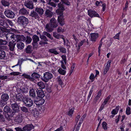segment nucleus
<instances>
[{"instance_id":"obj_1","label":"nucleus","mask_w":131,"mask_h":131,"mask_svg":"<svg viewBox=\"0 0 131 131\" xmlns=\"http://www.w3.org/2000/svg\"><path fill=\"white\" fill-rule=\"evenodd\" d=\"M18 23L24 28H25L29 24L28 19L24 16L19 17L17 19Z\"/></svg>"},{"instance_id":"obj_2","label":"nucleus","mask_w":131,"mask_h":131,"mask_svg":"<svg viewBox=\"0 0 131 131\" xmlns=\"http://www.w3.org/2000/svg\"><path fill=\"white\" fill-rule=\"evenodd\" d=\"M9 99V96L7 94L3 93L0 100V107H2L5 106L7 104V101Z\"/></svg>"},{"instance_id":"obj_3","label":"nucleus","mask_w":131,"mask_h":131,"mask_svg":"<svg viewBox=\"0 0 131 131\" xmlns=\"http://www.w3.org/2000/svg\"><path fill=\"white\" fill-rule=\"evenodd\" d=\"M0 24L5 28L9 27L8 24L11 26L14 25V24L11 20L6 19H3L0 21Z\"/></svg>"},{"instance_id":"obj_4","label":"nucleus","mask_w":131,"mask_h":131,"mask_svg":"<svg viewBox=\"0 0 131 131\" xmlns=\"http://www.w3.org/2000/svg\"><path fill=\"white\" fill-rule=\"evenodd\" d=\"M25 105L29 107L32 106L33 104V101L31 98L25 97L23 100V102Z\"/></svg>"},{"instance_id":"obj_5","label":"nucleus","mask_w":131,"mask_h":131,"mask_svg":"<svg viewBox=\"0 0 131 131\" xmlns=\"http://www.w3.org/2000/svg\"><path fill=\"white\" fill-rule=\"evenodd\" d=\"M24 37V36L23 35H15L13 34V35L12 37V38L11 39L13 42H14L17 41V42L18 41H20L22 40L21 39H25Z\"/></svg>"},{"instance_id":"obj_6","label":"nucleus","mask_w":131,"mask_h":131,"mask_svg":"<svg viewBox=\"0 0 131 131\" xmlns=\"http://www.w3.org/2000/svg\"><path fill=\"white\" fill-rule=\"evenodd\" d=\"M40 39L42 40L39 43L40 45H47L48 44L47 41H48V39L45 35H42L39 36Z\"/></svg>"},{"instance_id":"obj_7","label":"nucleus","mask_w":131,"mask_h":131,"mask_svg":"<svg viewBox=\"0 0 131 131\" xmlns=\"http://www.w3.org/2000/svg\"><path fill=\"white\" fill-rule=\"evenodd\" d=\"M4 13L6 16L9 18H13L14 17L15 15V14L9 9L6 10Z\"/></svg>"},{"instance_id":"obj_8","label":"nucleus","mask_w":131,"mask_h":131,"mask_svg":"<svg viewBox=\"0 0 131 131\" xmlns=\"http://www.w3.org/2000/svg\"><path fill=\"white\" fill-rule=\"evenodd\" d=\"M29 16L34 19L38 20L40 18V16L37 12L35 10H33L31 11L29 14Z\"/></svg>"},{"instance_id":"obj_9","label":"nucleus","mask_w":131,"mask_h":131,"mask_svg":"<svg viewBox=\"0 0 131 131\" xmlns=\"http://www.w3.org/2000/svg\"><path fill=\"white\" fill-rule=\"evenodd\" d=\"M24 5L27 8L31 10L33 9L34 8L33 3L31 0L26 1L24 3Z\"/></svg>"},{"instance_id":"obj_10","label":"nucleus","mask_w":131,"mask_h":131,"mask_svg":"<svg viewBox=\"0 0 131 131\" xmlns=\"http://www.w3.org/2000/svg\"><path fill=\"white\" fill-rule=\"evenodd\" d=\"M24 77L25 78L29 79H34L38 78L39 77V74H31L30 75H28L27 74H22L21 75Z\"/></svg>"},{"instance_id":"obj_11","label":"nucleus","mask_w":131,"mask_h":131,"mask_svg":"<svg viewBox=\"0 0 131 131\" xmlns=\"http://www.w3.org/2000/svg\"><path fill=\"white\" fill-rule=\"evenodd\" d=\"M88 15L91 18L93 17H100L99 15L94 10L90 9L88 10Z\"/></svg>"},{"instance_id":"obj_12","label":"nucleus","mask_w":131,"mask_h":131,"mask_svg":"<svg viewBox=\"0 0 131 131\" xmlns=\"http://www.w3.org/2000/svg\"><path fill=\"white\" fill-rule=\"evenodd\" d=\"M34 101L35 103L38 106L42 105L44 103V100L42 98H36L34 99Z\"/></svg>"},{"instance_id":"obj_13","label":"nucleus","mask_w":131,"mask_h":131,"mask_svg":"<svg viewBox=\"0 0 131 131\" xmlns=\"http://www.w3.org/2000/svg\"><path fill=\"white\" fill-rule=\"evenodd\" d=\"M15 112L13 110H10L5 115V118L9 121L11 120V118L15 114Z\"/></svg>"},{"instance_id":"obj_14","label":"nucleus","mask_w":131,"mask_h":131,"mask_svg":"<svg viewBox=\"0 0 131 131\" xmlns=\"http://www.w3.org/2000/svg\"><path fill=\"white\" fill-rule=\"evenodd\" d=\"M25 97L20 93H17L16 95V101L17 102H23V100Z\"/></svg>"},{"instance_id":"obj_15","label":"nucleus","mask_w":131,"mask_h":131,"mask_svg":"<svg viewBox=\"0 0 131 131\" xmlns=\"http://www.w3.org/2000/svg\"><path fill=\"white\" fill-rule=\"evenodd\" d=\"M50 24L54 28L57 27L58 25L56 20L54 18H52L50 20Z\"/></svg>"},{"instance_id":"obj_16","label":"nucleus","mask_w":131,"mask_h":131,"mask_svg":"<svg viewBox=\"0 0 131 131\" xmlns=\"http://www.w3.org/2000/svg\"><path fill=\"white\" fill-rule=\"evenodd\" d=\"M11 106L14 112L15 113L18 112L19 111V108L18 105L16 103L14 104L10 103Z\"/></svg>"},{"instance_id":"obj_17","label":"nucleus","mask_w":131,"mask_h":131,"mask_svg":"<svg viewBox=\"0 0 131 131\" xmlns=\"http://www.w3.org/2000/svg\"><path fill=\"white\" fill-rule=\"evenodd\" d=\"M34 126L32 124H27L23 127V129L24 130L30 131L34 128Z\"/></svg>"},{"instance_id":"obj_18","label":"nucleus","mask_w":131,"mask_h":131,"mask_svg":"<svg viewBox=\"0 0 131 131\" xmlns=\"http://www.w3.org/2000/svg\"><path fill=\"white\" fill-rule=\"evenodd\" d=\"M35 10L39 15L40 17L43 14L45 11L41 7H37L35 8Z\"/></svg>"},{"instance_id":"obj_19","label":"nucleus","mask_w":131,"mask_h":131,"mask_svg":"<svg viewBox=\"0 0 131 131\" xmlns=\"http://www.w3.org/2000/svg\"><path fill=\"white\" fill-rule=\"evenodd\" d=\"M29 11L26 8L23 7L19 10V13L21 15H26L29 14Z\"/></svg>"},{"instance_id":"obj_20","label":"nucleus","mask_w":131,"mask_h":131,"mask_svg":"<svg viewBox=\"0 0 131 131\" xmlns=\"http://www.w3.org/2000/svg\"><path fill=\"white\" fill-rule=\"evenodd\" d=\"M98 34L97 33H92L90 34L91 40L92 41H95L96 39L98 37Z\"/></svg>"},{"instance_id":"obj_21","label":"nucleus","mask_w":131,"mask_h":131,"mask_svg":"<svg viewBox=\"0 0 131 131\" xmlns=\"http://www.w3.org/2000/svg\"><path fill=\"white\" fill-rule=\"evenodd\" d=\"M45 28L46 30L48 32H51L54 29V28L49 23L46 24L45 27Z\"/></svg>"},{"instance_id":"obj_22","label":"nucleus","mask_w":131,"mask_h":131,"mask_svg":"<svg viewBox=\"0 0 131 131\" xmlns=\"http://www.w3.org/2000/svg\"><path fill=\"white\" fill-rule=\"evenodd\" d=\"M64 19L63 15H60L58 16V22L62 26L64 24Z\"/></svg>"},{"instance_id":"obj_23","label":"nucleus","mask_w":131,"mask_h":131,"mask_svg":"<svg viewBox=\"0 0 131 131\" xmlns=\"http://www.w3.org/2000/svg\"><path fill=\"white\" fill-rule=\"evenodd\" d=\"M24 37L25 38V39H23L21 40V41H25L26 44H29L31 43L32 39L30 36H27L26 37L24 36Z\"/></svg>"},{"instance_id":"obj_24","label":"nucleus","mask_w":131,"mask_h":131,"mask_svg":"<svg viewBox=\"0 0 131 131\" xmlns=\"http://www.w3.org/2000/svg\"><path fill=\"white\" fill-rule=\"evenodd\" d=\"M33 50L32 47L30 45H28L26 48L25 51L27 54H30L32 53Z\"/></svg>"},{"instance_id":"obj_25","label":"nucleus","mask_w":131,"mask_h":131,"mask_svg":"<svg viewBox=\"0 0 131 131\" xmlns=\"http://www.w3.org/2000/svg\"><path fill=\"white\" fill-rule=\"evenodd\" d=\"M14 120L15 122L17 124L21 123L22 121V116L19 114L17 115Z\"/></svg>"},{"instance_id":"obj_26","label":"nucleus","mask_w":131,"mask_h":131,"mask_svg":"<svg viewBox=\"0 0 131 131\" xmlns=\"http://www.w3.org/2000/svg\"><path fill=\"white\" fill-rule=\"evenodd\" d=\"M16 43L12 42L10 41L9 42L8 46L9 47V50L12 51H14Z\"/></svg>"},{"instance_id":"obj_27","label":"nucleus","mask_w":131,"mask_h":131,"mask_svg":"<svg viewBox=\"0 0 131 131\" xmlns=\"http://www.w3.org/2000/svg\"><path fill=\"white\" fill-rule=\"evenodd\" d=\"M16 46L18 49L21 50L23 49L25 45L23 43L21 42H18L16 44Z\"/></svg>"},{"instance_id":"obj_28","label":"nucleus","mask_w":131,"mask_h":131,"mask_svg":"<svg viewBox=\"0 0 131 131\" xmlns=\"http://www.w3.org/2000/svg\"><path fill=\"white\" fill-rule=\"evenodd\" d=\"M37 95L39 97L42 98L45 96L44 92L42 90L36 91Z\"/></svg>"},{"instance_id":"obj_29","label":"nucleus","mask_w":131,"mask_h":131,"mask_svg":"<svg viewBox=\"0 0 131 131\" xmlns=\"http://www.w3.org/2000/svg\"><path fill=\"white\" fill-rule=\"evenodd\" d=\"M29 95L32 98H34L36 96V92L33 89H31L29 91Z\"/></svg>"},{"instance_id":"obj_30","label":"nucleus","mask_w":131,"mask_h":131,"mask_svg":"<svg viewBox=\"0 0 131 131\" xmlns=\"http://www.w3.org/2000/svg\"><path fill=\"white\" fill-rule=\"evenodd\" d=\"M43 78L45 79L43 80L46 82L48 80L50 79L52 77V74H43Z\"/></svg>"},{"instance_id":"obj_31","label":"nucleus","mask_w":131,"mask_h":131,"mask_svg":"<svg viewBox=\"0 0 131 131\" xmlns=\"http://www.w3.org/2000/svg\"><path fill=\"white\" fill-rule=\"evenodd\" d=\"M6 57V53L5 51L3 50H0V59H5Z\"/></svg>"},{"instance_id":"obj_32","label":"nucleus","mask_w":131,"mask_h":131,"mask_svg":"<svg viewBox=\"0 0 131 131\" xmlns=\"http://www.w3.org/2000/svg\"><path fill=\"white\" fill-rule=\"evenodd\" d=\"M28 89L27 86H24L22 88H20V92L23 94H25L27 93L28 91Z\"/></svg>"},{"instance_id":"obj_33","label":"nucleus","mask_w":131,"mask_h":131,"mask_svg":"<svg viewBox=\"0 0 131 131\" xmlns=\"http://www.w3.org/2000/svg\"><path fill=\"white\" fill-rule=\"evenodd\" d=\"M57 48H55L49 49L48 50V52L55 55H57L59 53L57 51Z\"/></svg>"},{"instance_id":"obj_34","label":"nucleus","mask_w":131,"mask_h":131,"mask_svg":"<svg viewBox=\"0 0 131 131\" xmlns=\"http://www.w3.org/2000/svg\"><path fill=\"white\" fill-rule=\"evenodd\" d=\"M13 34L12 33L8 32L6 35V39L8 40H11Z\"/></svg>"},{"instance_id":"obj_35","label":"nucleus","mask_w":131,"mask_h":131,"mask_svg":"<svg viewBox=\"0 0 131 131\" xmlns=\"http://www.w3.org/2000/svg\"><path fill=\"white\" fill-rule=\"evenodd\" d=\"M33 42H38L39 41V38L38 36L36 35H34L32 37Z\"/></svg>"},{"instance_id":"obj_36","label":"nucleus","mask_w":131,"mask_h":131,"mask_svg":"<svg viewBox=\"0 0 131 131\" xmlns=\"http://www.w3.org/2000/svg\"><path fill=\"white\" fill-rule=\"evenodd\" d=\"M37 85L39 87V88L41 89H44L45 87L44 84L42 82H38L37 83Z\"/></svg>"},{"instance_id":"obj_37","label":"nucleus","mask_w":131,"mask_h":131,"mask_svg":"<svg viewBox=\"0 0 131 131\" xmlns=\"http://www.w3.org/2000/svg\"><path fill=\"white\" fill-rule=\"evenodd\" d=\"M45 14H46V15L47 17H51L52 16V13L49 10L47 9L46 10Z\"/></svg>"},{"instance_id":"obj_38","label":"nucleus","mask_w":131,"mask_h":131,"mask_svg":"<svg viewBox=\"0 0 131 131\" xmlns=\"http://www.w3.org/2000/svg\"><path fill=\"white\" fill-rule=\"evenodd\" d=\"M30 109L31 108H30V110L31 113L32 114L34 115H37L38 114V110H37V108H34L33 109H32L31 110Z\"/></svg>"},{"instance_id":"obj_39","label":"nucleus","mask_w":131,"mask_h":131,"mask_svg":"<svg viewBox=\"0 0 131 131\" xmlns=\"http://www.w3.org/2000/svg\"><path fill=\"white\" fill-rule=\"evenodd\" d=\"M43 35L47 36L51 40H53V38L51 36V35L49 33H48L46 31H44L43 32Z\"/></svg>"},{"instance_id":"obj_40","label":"nucleus","mask_w":131,"mask_h":131,"mask_svg":"<svg viewBox=\"0 0 131 131\" xmlns=\"http://www.w3.org/2000/svg\"><path fill=\"white\" fill-rule=\"evenodd\" d=\"M1 2L2 5L5 6H8L9 5V2L5 0H2Z\"/></svg>"},{"instance_id":"obj_41","label":"nucleus","mask_w":131,"mask_h":131,"mask_svg":"<svg viewBox=\"0 0 131 131\" xmlns=\"http://www.w3.org/2000/svg\"><path fill=\"white\" fill-rule=\"evenodd\" d=\"M21 110V111L25 113L29 112V111L28 108L25 106H22L20 107Z\"/></svg>"},{"instance_id":"obj_42","label":"nucleus","mask_w":131,"mask_h":131,"mask_svg":"<svg viewBox=\"0 0 131 131\" xmlns=\"http://www.w3.org/2000/svg\"><path fill=\"white\" fill-rule=\"evenodd\" d=\"M58 9L62 10H64L65 8L63 6V5L62 4H61V3H59L58 5Z\"/></svg>"},{"instance_id":"obj_43","label":"nucleus","mask_w":131,"mask_h":131,"mask_svg":"<svg viewBox=\"0 0 131 131\" xmlns=\"http://www.w3.org/2000/svg\"><path fill=\"white\" fill-rule=\"evenodd\" d=\"M7 43L8 42L0 38V45H6L7 44Z\"/></svg>"},{"instance_id":"obj_44","label":"nucleus","mask_w":131,"mask_h":131,"mask_svg":"<svg viewBox=\"0 0 131 131\" xmlns=\"http://www.w3.org/2000/svg\"><path fill=\"white\" fill-rule=\"evenodd\" d=\"M74 110V108H72L69 110V111L67 113V114L70 116L71 117L72 116V115L73 113Z\"/></svg>"},{"instance_id":"obj_45","label":"nucleus","mask_w":131,"mask_h":131,"mask_svg":"<svg viewBox=\"0 0 131 131\" xmlns=\"http://www.w3.org/2000/svg\"><path fill=\"white\" fill-rule=\"evenodd\" d=\"M10 110V109L9 107L7 106H6L4 107V111L6 112L7 114Z\"/></svg>"},{"instance_id":"obj_46","label":"nucleus","mask_w":131,"mask_h":131,"mask_svg":"<svg viewBox=\"0 0 131 131\" xmlns=\"http://www.w3.org/2000/svg\"><path fill=\"white\" fill-rule=\"evenodd\" d=\"M58 49L60 50L61 52L63 53H66V49L62 47H59Z\"/></svg>"},{"instance_id":"obj_47","label":"nucleus","mask_w":131,"mask_h":131,"mask_svg":"<svg viewBox=\"0 0 131 131\" xmlns=\"http://www.w3.org/2000/svg\"><path fill=\"white\" fill-rule=\"evenodd\" d=\"M62 10H60L59 9H57L56 10V12L57 15H63V11Z\"/></svg>"},{"instance_id":"obj_48","label":"nucleus","mask_w":131,"mask_h":131,"mask_svg":"<svg viewBox=\"0 0 131 131\" xmlns=\"http://www.w3.org/2000/svg\"><path fill=\"white\" fill-rule=\"evenodd\" d=\"M57 79V81L59 84L62 86V84L63 82L61 79H60V77L59 76L58 77Z\"/></svg>"},{"instance_id":"obj_49","label":"nucleus","mask_w":131,"mask_h":131,"mask_svg":"<svg viewBox=\"0 0 131 131\" xmlns=\"http://www.w3.org/2000/svg\"><path fill=\"white\" fill-rule=\"evenodd\" d=\"M1 109H0V121H1L4 122L5 121L4 118L3 116L1 113L2 112Z\"/></svg>"},{"instance_id":"obj_50","label":"nucleus","mask_w":131,"mask_h":131,"mask_svg":"<svg viewBox=\"0 0 131 131\" xmlns=\"http://www.w3.org/2000/svg\"><path fill=\"white\" fill-rule=\"evenodd\" d=\"M62 4H64L67 5H70V3L69 2L68 0H61Z\"/></svg>"},{"instance_id":"obj_51","label":"nucleus","mask_w":131,"mask_h":131,"mask_svg":"<svg viewBox=\"0 0 131 131\" xmlns=\"http://www.w3.org/2000/svg\"><path fill=\"white\" fill-rule=\"evenodd\" d=\"M53 36L57 39H59L60 38V35L56 32H53Z\"/></svg>"},{"instance_id":"obj_52","label":"nucleus","mask_w":131,"mask_h":131,"mask_svg":"<svg viewBox=\"0 0 131 131\" xmlns=\"http://www.w3.org/2000/svg\"><path fill=\"white\" fill-rule=\"evenodd\" d=\"M102 127L104 129L106 130L107 128L106 126L107 125V123L105 122H104L102 123Z\"/></svg>"},{"instance_id":"obj_53","label":"nucleus","mask_w":131,"mask_h":131,"mask_svg":"<svg viewBox=\"0 0 131 131\" xmlns=\"http://www.w3.org/2000/svg\"><path fill=\"white\" fill-rule=\"evenodd\" d=\"M58 72L60 74H65L66 73L65 70L62 69L61 68H60L59 69Z\"/></svg>"},{"instance_id":"obj_54","label":"nucleus","mask_w":131,"mask_h":131,"mask_svg":"<svg viewBox=\"0 0 131 131\" xmlns=\"http://www.w3.org/2000/svg\"><path fill=\"white\" fill-rule=\"evenodd\" d=\"M126 113L127 115H129L130 114V108L129 107H128L126 111Z\"/></svg>"},{"instance_id":"obj_55","label":"nucleus","mask_w":131,"mask_h":131,"mask_svg":"<svg viewBox=\"0 0 131 131\" xmlns=\"http://www.w3.org/2000/svg\"><path fill=\"white\" fill-rule=\"evenodd\" d=\"M121 33V31H119L117 34L115 36L113 37V38L115 39H117L118 40L119 39V35Z\"/></svg>"},{"instance_id":"obj_56","label":"nucleus","mask_w":131,"mask_h":131,"mask_svg":"<svg viewBox=\"0 0 131 131\" xmlns=\"http://www.w3.org/2000/svg\"><path fill=\"white\" fill-rule=\"evenodd\" d=\"M93 91V90L92 89H91L90 91L88 97L87 99V101H89L90 99L91 96V95L92 94Z\"/></svg>"},{"instance_id":"obj_57","label":"nucleus","mask_w":131,"mask_h":131,"mask_svg":"<svg viewBox=\"0 0 131 131\" xmlns=\"http://www.w3.org/2000/svg\"><path fill=\"white\" fill-rule=\"evenodd\" d=\"M48 4L54 7H55L57 6V4L53 2H50L48 3Z\"/></svg>"},{"instance_id":"obj_58","label":"nucleus","mask_w":131,"mask_h":131,"mask_svg":"<svg viewBox=\"0 0 131 131\" xmlns=\"http://www.w3.org/2000/svg\"><path fill=\"white\" fill-rule=\"evenodd\" d=\"M32 44L34 48H37V47L38 45V42H32Z\"/></svg>"},{"instance_id":"obj_59","label":"nucleus","mask_w":131,"mask_h":131,"mask_svg":"<svg viewBox=\"0 0 131 131\" xmlns=\"http://www.w3.org/2000/svg\"><path fill=\"white\" fill-rule=\"evenodd\" d=\"M95 78V77L94 74H91L90 77V79L92 80V82H93L94 81V79Z\"/></svg>"},{"instance_id":"obj_60","label":"nucleus","mask_w":131,"mask_h":131,"mask_svg":"<svg viewBox=\"0 0 131 131\" xmlns=\"http://www.w3.org/2000/svg\"><path fill=\"white\" fill-rule=\"evenodd\" d=\"M62 58L63 59V61L65 64L66 63V56L65 55H62L61 56Z\"/></svg>"},{"instance_id":"obj_61","label":"nucleus","mask_w":131,"mask_h":131,"mask_svg":"<svg viewBox=\"0 0 131 131\" xmlns=\"http://www.w3.org/2000/svg\"><path fill=\"white\" fill-rule=\"evenodd\" d=\"M84 42V40L81 41L79 43L78 46L79 49H80V47L82 45L83 43Z\"/></svg>"},{"instance_id":"obj_62","label":"nucleus","mask_w":131,"mask_h":131,"mask_svg":"<svg viewBox=\"0 0 131 131\" xmlns=\"http://www.w3.org/2000/svg\"><path fill=\"white\" fill-rule=\"evenodd\" d=\"M22 63V61L21 60H19L17 64L15 66H13L12 67L13 68L16 66H17V65H19L20 66V65H21Z\"/></svg>"},{"instance_id":"obj_63","label":"nucleus","mask_w":131,"mask_h":131,"mask_svg":"<svg viewBox=\"0 0 131 131\" xmlns=\"http://www.w3.org/2000/svg\"><path fill=\"white\" fill-rule=\"evenodd\" d=\"M15 129L16 131H26L23 129L19 127H16L15 128Z\"/></svg>"},{"instance_id":"obj_64","label":"nucleus","mask_w":131,"mask_h":131,"mask_svg":"<svg viewBox=\"0 0 131 131\" xmlns=\"http://www.w3.org/2000/svg\"><path fill=\"white\" fill-rule=\"evenodd\" d=\"M106 4L105 3H104L103 4H102V6L103 7L102 9L103 11L104 12L106 8Z\"/></svg>"}]
</instances>
